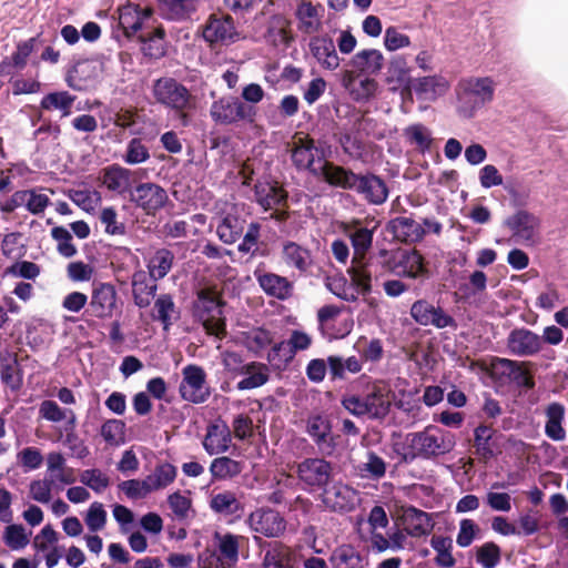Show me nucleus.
<instances>
[{"mask_svg":"<svg viewBox=\"0 0 568 568\" xmlns=\"http://www.w3.org/2000/svg\"><path fill=\"white\" fill-rule=\"evenodd\" d=\"M394 392L382 379L367 381L359 392L343 396L342 406L356 417L383 420L390 412Z\"/></svg>","mask_w":568,"mask_h":568,"instance_id":"obj_1","label":"nucleus"},{"mask_svg":"<svg viewBox=\"0 0 568 568\" xmlns=\"http://www.w3.org/2000/svg\"><path fill=\"white\" fill-rule=\"evenodd\" d=\"M456 446L455 435L437 426L429 425L422 432L407 435V448L403 460L412 463L417 458L433 459L450 453Z\"/></svg>","mask_w":568,"mask_h":568,"instance_id":"obj_2","label":"nucleus"},{"mask_svg":"<svg viewBox=\"0 0 568 568\" xmlns=\"http://www.w3.org/2000/svg\"><path fill=\"white\" fill-rule=\"evenodd\" d=\"M152 95L156 103L174 112L183 126L190 124L196 98L183 83L172 77L159 78L153 82Z\"/></svg>","mask_w":568,"mask_h":568,"instance_id":"obj_3","label":"nucleus"},{"mask_svg":"<svg viewBox=\"0 0 568 568\" xmlns=\"http://www.w3.org/2000/svg\"><path fill=\"white\" fill-rule=\"evenodd\" d=\"M224 305L225 302L215 285L201 287L192 303V316L203 325L207 334L221 338L226 334Z\"/></svg>","mask_w":568,"mask_h":568,"instance_id":"obj_4","label":"nucleus"},{"mask_svg":"<svg viewBox=\"0 0 568 568\" xmlns=\"http://www.w3.org/2000/svg\"><path fill=\"white\" fill-rule=\"evenodd\" d=\"M456 91L459 112L465 118H473L477 110L493 101L495 82L490 77H469L458 82Z\"/></svg>","mask_w":568,"mask_h":568,"instance_id":"obj_5","label":"nucleus"},{"mask_svg":"<svg viewBox=\"0 0 568 568\" xmlns=\"http://www.w3.org/2000/svg\"><path fill=\"white\" fill-rule=\"evenodd\" d=\"M301 488L310 494L323 491L333 480V464L324 457H308L296 464Z\"/></svg>","mask_w":568,"mask_h":568,"instance_id":"obj_6","label":"nucleus"},{"mask_svg":"<svg viewBox=\"0 0 568 568\" xmlns=\"http://www.w3.org/2000/svg\"><path fill=\"white\" fill-rule=\"evenodd\" d=\"M256 108L245 104L237 97L225 95L213 101L210 115L216 124L232 125L240 122L253 123L256 118Z\"/></svg>","mask_w":568,"mask_h":568,"instance_id":"obj_7","label":"nucleus"},{"mask_svg":"<svg viewBox=\"0 0 568 568\" xmlns=\"http://www.w3.org/2000/svg\"><path fill=\"white\" fill-rule=\"evenodd\" d=\"M179 393L182 399L192 404H203L210 398L211 388L203 367L195 364L183 367Z\"/></svg>","mask_w":568,"mask_h":568,"instance_id":"obj_8","label":"nucleus"},{"mask_svg":"<svg viewBox=\"0 0 568 568\" xmlns=\"http://www.w3.org/2000/svg\"><path fill=\"white\" fill-rule=\"evenodd\" d=\"M118 308V293L111 283H98L93 285L91 298L83 313L84 321L89 317L106 320L111 318Z\"/></svg>","mask_w":568,"mask_h":568,"instance_id":"obj_9","label":"nucleus"},{"mask_svg":"<svg viewBox=\"0 0 568 568\" xmlns=\"http://www.w3.org/2000/svg\"><path fill=\"white\" fill-rule=\"evenodd\" d=\"M491 376L504 383H514L518 387L527 389L535 387L532 375L527 369L526 362L509 358L495 357L490 363Z\"/></svg>","mask_w":568,"mask_h":568,"instance_id":"obj_10","label":"nucleus"},{"mask_svg":"<svg viewBox=\"0 0 568 568\" xmlns=\"http://www.w3.org/2000/svg\"><path fill=\"white\" fill-rule=\"evenodd\" d=\"M130 201L146 215L155 216L164 207L169 196L161 185L153 182H144L130 190Z\"/></svg>","mask_w":568,"mask_h":568,"instance_id":"obj_11","label":"nucleus"},{"mask_svg":"<svg viewBox=\"0 0 568 568\" xmlns=\"http://www.w3.org/2000/svg\"><path fill=\"white\" fill-rule=\"evenodd\" d=\"M305 433L311 437L321 454L331 456L336 448V436L332 422L324 414L310 415L305 422Z\"/></svg>","mask_w":568,"mask_h":568,"instance_id":"obj_12","label":"nucleus"},{"mask_svg":"<svg viewBox=\"0 0 568 568\" xmlns=\"http://www.w3.org/2000/svg\"><path fill=\"white\" fill-rule=\"evenodd\" d=\"M321 500L332 511L349 513L356 508L359 498L356 489L342 481H336L321 493Z\"/></svg>","mask_w":568,"mask_h":568,"instance_id":"obj_13","label":"nucleus"},{"mask_svg":"<svg viewBox=\"0 0 568 568\" xmlns=\"http://www.w3.org/2000/svg\"><path fill=\"white\" fill-rule=\"evenodd\" d=\"M353 192L372 205H382L387 201L389 189L386 181L379 175L366 171L358 173Z\"/></svg>","mask_w":568,"mask_h":568,"instance_id":"obj_14","label":"nucleus"},{"mask_svg":"<svg viewBox=\"0 0 568 568\" xmlns=\"http://www.w3.org/2000/svg\"><path fill=\"white\" fill-rule=\"evenodd\" d=\"M398 212L402 215L388 221L387 231L400 243L415 244L420 242L426 234L425 227L414 219L413 213L408 214L406 209L400 207Z\"/></svg>","mask_w":568,"mask_h":568,"instance_id":"obj_15","label":"nucleus"},{"mask_svg":"<svg viewBox=\"0 0 568 568\" xmlns=\"http://www.w3.org/2000/svg\"><path fill=\"white\" fill-rule=\"evenodd\" d=\"M410 316L422 326L436 328L456 327L455 318L447 314L440 306H435L427 300H417L410 307Z\"/></svg>","mask_w":568,"mask_h":568,"instance_id":"obj_16","label":"nucleus"},{"mask_svg":"<svg viewBox=\"0 0 568 568\" xmlns=\"http://www.w3.org/2000/svg\"><path fill=\"white\" fill-rule=\"evenodd\" d=\"M341 231L351 240L355 261L367 257V253L372 248L373 237L375 232L374 227H368L359 219H354L349 222H342Z\"/></svg>","mask_w":568,"mask_h":568,"instance_id":"obj_17","label":"nucleus"},{"mask_svg":"<svg viewBox=\"0 0 568 568\" xmlns=\"http://www.w3.org/2000/svg\"><path fill=\"white\" fill-rule=\"evenodd\" d=\"M247 523L252 530L267 538L280 537L286 529L284 517L271 508L256 509L248 516Z\"/></svg>","mask_w":568,"mask_h":568,"instance_id":"obj_18","label":"nucleus"},{"mask_svg":"<svg viewBox=\"0 0 568 568\" xmlns=\"http://www.w3.org/2000/svg\"><path fill=\"white\" fill-rule=\"evenodd\" d=\"M507 348L510 354L528 357L538 354L542 348L540 335L526 327L514 328L507 337Z\"/></svg>","mask_w":568,"mask_h":568,"instance_id":"obj_19","label":"nucleus"},{"mask_svg":"<svg viewBox=\"0 0 568 568\" xmlns=\"http://www.w3.org/2000/svg\"><path fill=\"white\" fill-rule=\"evenodd\" d=\"M357 174L348 168L327 160L318 164L317 171H313V176L322 179L329 186L348 191L353 190Z\"/></svg>","mask_w":568,"mask_h":568,"instance_id":"obj_20","label":"nucleus"},{"mask_svg":"<svg viewBox=\"0 0 568 568\" xmlns=\"http://www.w3.org/2000/svg\"><path fill=\"white\" fill-rule=\"evenodd\" d=\"M385 59L377 49H364L354 54L349 61L353 71H346L344 80L352 82L355 80L354 72L365 75H377L384 68Z\"/></svg>","mask_w":568,"mask_h":568,"instance_id":"obj_21","label":"nucleus"},{"mask_svg":"<svg viewBox=\"0 0 568 568\" xmlns=\"http://www.w3.org/2000/svg\"><path fill=\"white\" fill-rule=\"evenodd\" d=\"M203 38L210 43H232L237 39L234 20L229 14H211L204 29Z\"/></svg>","mask_w":568,"mask_h":568,"instance_id":"obj_22","label":"nucleus"},{"mask_svg":"<svg viewBox=\"0 0 568 568\" xmlns=\"http://www.w3.org/2000/svg\"><path fill=\"white\" fill-rule=\"evenodd\" d=\"M314 151H317V149L313 138L308 134H296L291 149L293 165L298 171L306 170L313 175V171H317L318 169V165H315Z\"/></svg>","mask_w":568,"mask_h":568,"instance_id":"obj_23","label":"nucleus"},{"mask_svg":"<svg viewBox=\"0 0 568 568\" xmlns=\"http://www.w3.org/2000/svg\"><path fill=\"white\" fill-rule=\"evenodd\" d=\"M254 276L262 291L271 297L286 301L292 297L294 284L287 277L272 272L256 270Z\"/></svg>","mask_w":568,"mask_h":568,"instance_id":"obj_24","label":"nucleus"},{"mask_svg":"<svg viewBox=\"0 0 568 568\" xmlns=\"http://www.w3.org/2000/svg\"><path fill=\"white\" fill-rule=\"evenodd\" d=\"M255 202L266 212L287 206L288 192L277 182H257L253 187Z\"/></svg>","mask_w":568,"mask_h":568,"instance_id":"obj_25","label":"nucleus"},{"mask_svg":"<svg viewBox=\"0 0 568 568\" xmlns=\"http://www.w3.org/2000/svg\"><path fill=\"white\" fill-rule=\"evenodd\" d=\"M397 266L400 268L397 273L402 276L419 280L422 283L432 276L430 270L423 254L416 250L405 251L398 260Z\"/></svg>","mask_w":568,"mask_h":568,"instance_id":"obj_26","label":"nucleus"},{"mask_svg":"<svg viewBox=\"0 0 568 568\" xmlns=\"http://www.w3.org/2000/svg\"><path fill=\"white\" fill-rule=\"evenodd\" d=\"M324 8L322 4H314L308 0H302L295 10L297 29L304 34L317 33L322 28Z\"/></svg>","mask_w":568,"mask_h":568,"instance_id":"obj_27","label":"nucleus"},{"mask_svg":"<svg viewBox=\"0 0 568 568\" xmlns=\"http://www.w3.org/2000/svg\"><path fill=\"white\" fill-rule=\"evenodd\" d=\"M160 16L174 22L192 19L196 13L200 0H156Z\"/></svg>","mask_w":568,"mask_h":568,"instance_id":"obj_28","label":"nucleus"},{"mask_svg":"<svg viewBox=\"0 0 568 568\" xmlns=\"http://www.w3.org/2000/svg\"><path fill=\"white\" fill-rule=\"evenodd\" d=\"M378 265L373 258H359L355 261L352 258V265L347 270L351 276L353 285L363 295H367L372 292V278L377 276Z\"/></svg>","mask_w":568,"mask_h":568,"instance_id":"obj_29","label":"nucleus"},{"mask_svg":"<svg viewBox=\"0 0 568 568\" xmlns=\"http://www.w3.org/2000/svg\"><path fill=\"white\" fill-rule=\"evenodd\" d=\"M166 32L163 26L155 28H145L139 36L138 40L142 43V52L150 59H161L166 54Z\"/></svg>","mask_w":568,"mask_h":568,"instance_id":"obj_30","label":"nucleus"},{"mask_svg":"<svg viewBox=\"0 0 568 568\" xmlns=\"http://www.w3.org/2000/svg\"><path fill=\"white\" fill-rule=\"evenodd\" d=\"M246 220L235 207L226 212L216 226V235L224 244H234L244 232Z\"/></svg>","mask_w":568,"mask_h":568,"instance_id":"obj_31","label":"nucleus"},{"mask_svg":"<svg viewBox=\"0 0 568 568\" xmlns=\"http://www.w3.org/2000/svg\"><path fill=\"white\" fill-rule=\"evenodd\" d=\"M506 225L513 232V236L523 242H531L535 237L539 220L526 210H519L507 219Z\"/></svg>","mask_w":568,"mask_h":568,"instance_id":"obj_32","label":"nucleus"},{"mask_svg":"<svg viewBox=\"0 0 568 568\" xmlns=\"http://www.w3.org/2000/svg\"><path fill=\"white\" fill-rule=\"evenodd\" d=\"M0 378L12 390H19L23 385V371L18 356L8 349L0 352Z\"/></svg>","mask_w":568,"mask_h":568,"instance_id":"obj_33","label":"nucleus"},{"mask_svg":"<svg viewBox=\"0 0 568 568\" xmlns=\"http://www.w3.org/2000/svg\"><path fill=\"white\" fill-rule=\"evenodd\" d=\"M402 524L407 535L417 538L428 535L434 528L430 515L413 506L404 510Z\"/></svg>","mask_w":568,"mask_h":568,"instance_id":"obj_34","label":"nucleus"},{"mask_svg":"<svg viewBox=\"0 0 568 568\" xmlns=\"http://www.w3.org/2000/svg\"><path fill=\"white\" fill-rule=\"evenodd\" d=\"M310 50L317 62L327 70H335L339 65V58L332 38L314 37L310 41Z\"/></svg>","mask_w":568,"mask_h":568,"instance_id":"obj_35","label":"nucleus"},{"mask_svg":"<svg viewBox=\"0 0 568 568\" xmlns=\"http://www.w3.org/2000/svg\"><path fill=\"white\" fill-rule=\"evenodd\" d=\"M282 258L287 266L296 268L303 275L308 274L313 266L311 251L293 241L283 244Z\"/></svg>","mask_w":568,"mask_h":568,"instance_id":"obj_36","label":"nucleus"},{"mask_svg":"<svg viewBox=\"0 0 568 568\" xmlns=\"http://www.w3.org/2000/svg\"><path fill=\"white\" fill-rule=\"evenodd\" d=\"M39 36L17 43L16 51L0 62V75H10L12 70H23L27 67L28 58L37 47Z\"/></svg>","mask_w":568,"mask_h":568,"instance_id":"obj_37","label":"nucleus"},{"mask_svg":"<svg viewBox=\"0 0 568 568\" xmlns=\"http://www.w3.org/2000/svg\"><path fill=\"white\" fill-rule=\"evenodd\" d=\"M156 281L143 271L138 270L132 275V294L134 304L140 308H145L151 304V301L156 293Z\"/></svg>","mask_w":568,"mask_h":568,"instance_id":"obj_38","label":"nucleus"},{"mask_svg":"<svg viewBox=\"0 0 568 568\" xmlns=\"http://www.w3.org/2000/svg\"><path fill=\"white\" fill-rule=\"evenodd\" d=\"M231 439L227 425L215 423L207 426L202 445L209 455H219L229 449Z\"/></svg>","mask_w":568,"mask_h":568,"instance_id":"obj_39","label":"nucleus"},{"mask_svg":"<svg viewBox=\"0 0 568 568\" xmlns=\"http://www.w3.org/2000/svg\"><path fill=\"white\" fill-rule=\"evenodd\" d=\"M131 175V170L119 164H112L102 170L101 180L109 191L123 195L132 190Z\"/></svg>","mask_w":568,"mask_h":568,"instance_id":"obj_40","label":"nucleus"},{"mask_svg":"<svg viewBox=\"0 0 568 568\" xmlns=\"http://www.w3.org/2000/svg\"><path fill=\"white\" fill-rule=\"evenodd\" d=\"M236 373L246 376L236 384V388L239 390L261 387L266 384L270 378L267 365L258 362H251L242 365L236 369Z\"/></svg>","mask_w":568,"mask_h":568,"instance_id":"obj_41","label":"nucleus"},{"mask_svg":"<svg viewBox=\"0 0 568 568\" xmlns=\"http://www.w3.org/2000/svg\"><path fill=\"white\" fill-rule=\"evenodd\" d=\"M496 430L488 425L480 424L474 430V448L478 459L487 463L496 456L494 435Z\"/></svg>","mask_w":568,"mask_h":568,"instance_id":"obj_42","label":"nucleus"},{"mask_svg":"<svg viewBox=\"0 0 568 568\" xmlns=\"http://www.w3.org/2000/svg\"><path fill=\"white\" fill-rule=\"evenodd\" d=\"M546 414V425H545V434L548 438L555 442H561L566 437V432L562 427V422L565 419V407L562 404L554 402L550 403L545 410Z\"/></svg>","mask_w":568,"mask_h":568,"instance_id":"obj_43","label":"nucleus"},{"mask_svg":"<svg viewBox=\"0 0 568 568\" xmlns=\"http://www.w3.org/2000/svg\"><path fill=\"white\" fill-rule=\"evenodd\" d=\"M139 4L128 2L119 8V26L126 38L134 37L138 31H143L146 27L142 24V17Z\"/></svg>","mask_w":568,"mask_h":568,"instance_id":"obj_44","label":"nucleus"},{"mask_svg":"<svg viewBox=\"0 0 568 568\" xmlns=\"http://www.w3.org/2000/svg\"><path fill=\"white\" fill-rule=\"evenodd\" d=\"M448 82L438 75L422 77L416 80L414 90L418 98L425 100H435L448 90Z\"/></svg>","mask_w":568,"mask_h":568,"instance_id":"obj_45","label":"nucleus"},{"mask_svg":"<svg viewBox=\"0 0 568 568\" xmlns=\"http://www.w3.org/2000/svg\"><path fill=\"white\" fill-rule=\"evenodd\" d=\"M386 82L394 84V90L399 87L408 89L410 82L409 68L404 55L396 54L390 58L387 65Z\"/></svg>","mask_w":568,"mask_h":568,"instance_id":"obj_46","label":"nucleus"},{"mask_svg":"<svg viewBox=\"0 0 568 568\" xmlns=\"http://www.w3.org/2000/svg\"><path fill=\"white\" fill-rule=\"evenodd\" d=\"M332 568H365L359 551L351 545L336 547L329 557Z\"/></svg>","mask_w":568,"mask_h":568,"instance_id":"obj_47","label":"nucleus"},{"mask_svg":"<svg viewBox=\"0 0 568 568\" xmlns=\"http://www.w3.org/2000/svg\"><path fill=\"white\" fill-rule=\"evenodd\" d=\"M75 99L68 91L50 92L41 99L40 108L47 111L60 110L61 116H69Z\"/></svg>","mask_w":568,"mask_h":568,"instance_id":"obj_48","label":"nucleus"},{"mask_svg":"<svg viewBox=\"0 0 568 568\" xmlns=\"http://www.w3.org/2000/svg\"><path fill=\"white\" fill-rule=\"evenodd\" d=\"M174 254L169 248H159L148 263L149 275L153 281L162 280L171 271Z\"/></svg>","mask_w":568,"mask_h":568,"instance_id":"obj_49","label":"nucleus"},{"mask_svg":"<svg viewBox=\"0 0 568 568\" xmlns=\"http://www.w3.org/2000/svg\"><path fill=\"white\" fill-rule=\"evenodd\" d=\"M211 509L224 516L239 515L243 510V506L236 498L235 494L230 490L217 493L210 500Z\"/></svg>","mask_w":568,"mask_h":568,"instance_id":"obj_50","label":"nucleus"},{"mask_svg":"<svg viewBox=\"0 0 568 568\" xmlns=\"http://www.w3.org/2000/svg\"><path fill=\"white\" fill-rule=\"evenodd\" d=\"M95 68L88 62L77 63L67 75L68 85L77 91H83L95 80Z\"/></svg>","mask_w":568,"mask_h":568,"instance_id":"obj_51","label":"nucleus"},{"mask_svg":"<svg viewBox=\"0 0 568 568\" xmlns=\"http://www.w3.org/2000/svg\"><path fill=\"white\" fill-rule=\"evenodd\" d=\"M430 546L437 552L434 561L438 567L452 568L456 565V560L452 554L453 540L450 537L433 535Z\"/></svg>","mask_w":568,"mask_h":568,"instance_id":"obj_52","label":"nucleus"},{"mask_svg":"<svg viewBox=\"0 0 568 568\" xmlns=\"http://www.w3.org/2000/svg\"><path fill=\"white\" fill-rule=\"evenodd\" d=\"M242 464L227 456L216 457L210 465V473L213 480L231 479L242 471Z\"/></svg>","mask_w":568,"mask_h":568,"instance_id":"obj_53","label":"nucleus"},{"mask_svg":"<svg viewBox=\"0 0 568 568\" xmlns=\"http://www.w3.org/2000/svg\"><path fill=\"white\" fill-rule=\"evenodd\" d=\"M154 310L158 313L155 318L163 324L165 331L180 317V312L170 294L159 295L154 303Z\"/></svg>","mask_w":568,"mask_h":568,"instance_id":"obj_54","label":"nucleus"},{"mask_svg":"<svg viewBox=\"0 0 568 568\" xmlns=\"http://www.w3.org/2000/svg\"><path fill=\"white\" fill-rule=\"evenodd\" d=\"M264 556V568H288L291 564L290 548L280 541L271 542Z\"/></svg>","mask_w":568,"mask_h":568,"instance_id":"obj_55","label":"nucleus"},{"mask_svg":"<svg viewBox=\"0 0 568 568\" xmlns=\"http://www.w3.org/2000/svg\"><path fill=\"white\" fill-rule=\"evenodd\" d=\"M176 467L170 463H161L155 466L153 473L146 476L152 491L163 489L176 478Z\"/></svg>","mask_w":568,"mask_h":568,"instance_id":"obj_56","label":"nucleus"},{"mask_svg":"<svg viewBox=\"0 0 568 568\" xmlns=\"http://www.w3.org/2000/svg\"><path fill=\"white\" fill-rule=\"evenodd\" d=\"M475 559L483 568H496L501 561V548L495 541H486L475 548Z\"/></svg>","mask_w":568,"mask_h":568,"instance_id":"obj_57","label":"nucleus"},{"mask_svg":"<svg viewBox=\"0 0 568 568\" xmlns=\"http://www.w3.org/2000/svg\"><path fill=\"white\" fill-rule=\"evenodd\" d=\"M366 462L359 466L362 477L379 480L386 474V462L374 452H368Z\"/></svg>","mask_w":568,"mask_h":568,"instance_id":"obj_58","label":"nucleus"},{"mask_svg":"<svg viewBox=\"0 0 568 568\" xmlns=\"http://www.w3.org/2000/svg\"><path fill=\"white\" fill-rule=\"evenodd\" d=\"M51 237L57 242V251L63 257L70 258L78 253L75 245L72 243V235L65 227H52Z\"/></svg>","mask_w":568,"mask_h":568,"instance_id":"obj_59","label":"nucleus"},{"mask_svg":"<svg viewBox=\"0 0 568 568\" xmlns=\"http://www.w3.org/2000/svg\"><path fill=\"white\" fill-rule=\"evenodd\" d=\"M334 138L345 154L354 159H359L362 156L364 151V143L349 131L345 130L336 132L334 133Z\"/></svg>","mask_w":568,"mask_h":568,"instance_id":"obj_60","label":"nucleus"},{"mask_svg":"<svg viewBox=\"0 0 568 568\" xmlns=\"http://www.w3.org/2000/svg\"><path fill=\"white\" fill-rule=\"evenodd\" d=\"M126 164L135 165L150 159L149 148L140 138H133L129 141L124 155L122 156Z\"/></svg>","mask_w":568,"mask_h":568,"instance_id":"obj_61","label":"nucleus"},{"mask_svg":"<svg viewBox=\"0 0 568 568\" xmlns=\"http://www.w3.org/2000/svg\"><path fill=\"white\" fill-rule=\"evenodd\" d=\"M273 343V334L263 327L252 329L246 336L247 348L258 354Z\"/></svg>","mask_w":568,"mask_h":568,"instance_id":"obj_62","label":"nucleus"},{"mask_svg":"<svg viewBox=\"0 0 568 568\" xmlns=\"http://www.w3.org/2000/svg\"><path fill=\"white\" fill-rule=\"evenodd\" d=\"M479 534L480 527L473 519H462L459 523V531L456 537V544L462 548H466L479 537Z\"/></svg>","mask_w":568,"mask_h":568,"instance_id":"obj_63","label":"nucleus"},{"mask_svg":"<svg viewBox=\"0 0 568 568\" xmlns=\"http://www.w3.org/2000/svg\"><path fill=\"white\" fill-rule=\"evenodd\" d=\"M124 422L120 419H109L101 427V436L110 445H119L124 434Z\"/></svg>","mask_w":568,"mask_h":568,"instance_id":"obj_64","label":"nucleus"}]
</instances>
